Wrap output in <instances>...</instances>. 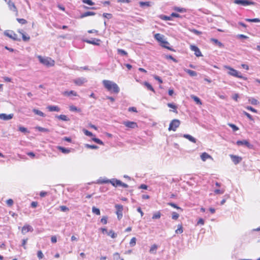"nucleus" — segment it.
I'll return each instance as SVG.
<instances>
[{
  "mask_svg": "<svg viewBox=\"0 0 260 260\" xmlns=\"http://www.w3.org/2000/svg\"><path fill=\"white\" fill-rule=\"evenodd\" d=\"M102 82L105 88L108 91L114 93H119L120 89L116 83L107 80H104Z\"/></svg>",
  "mask_w": 260,
  "mask_h": 260,
  "instance_id": "f257e3e1",
  "label": "nucleus"
},
{
  "mask_svg": "<svg viewBox=\"0 0 260 260\" xmlns=\"http://www.w3.org/2000/svg\"><path fill=\"white\" fill-rule=\"evenodd\" d=\"M224 68L229 70V71L228 72V74L231 76H232L233 77H235L237 78H239L240 79H242L244 80H247V78L243 76L241 73H240L237 70L232 68V67L228 66H225L224 67Z\"/></svg>",
  "mask_w": 260,
  "mask_h": 260,
  "instance_id": "f03ea898",
  "label": "nucleus"
},
{
  "mask_svg": "<svg viewBox=\"0 0 260 260\" xmlns=\"http://www.w3.org/2000/svg\"><path fill=\"white\" fill-rule=\"evenodd\" d=\"M154 37L155 39H156L158 42H160L161 44V45L162 47L167 48L170 50H172L171 48L165 45L166 44L169 45V43L167 41L164 40V35L157 33L154 35Z\"/></svg>",
  "mask_w": 260,
  "mask_h": 260,
  "instance_id": "7ed1b4c3",
  "label": "nucleus"
},
{
  "mask_svg": "<svg viewBox=\"0 0 260 260\" xmlns=\"http://www.w3.org/2000/svg\"><path fill=\"white\" fill-rule=\"evenodd\" d=\"M38 58L41 63L47 67H53L54 65L55 62L51 58H44L41 56H38Z\"/></svg>",
  "mask_w": 260,
  "mask_h": 260,
  "instance_id": "20e7f679",
  "label": "nucleus"
},
{
  "mask_svg": "<svg viewBox=\"0 0 260 260\" xmlns=\"http://www.w3.org/2000/svg\"><path fill=\"white\" fill-rule=\"evenodd\" d=\"M234 3L237 5H240L243 6L248 5H255L256 3L250 0H234Z\"/></svg>",
  "mask_w": 260,
  "mask_h": 260,
  "instance_id": "39448f33",
  "label": "nucleus"
},
{
  "mask_svg": "<svg viewBox=\"0 0 260 260\" xmlns=\"http://www.w3.org/2000/svg\"><path fill=\"white\" fill-rule=\"evenodd\" d=\"M180 121L178 119H173L170 123L169 131H176L177 127L179 126Z\"/></svg>",
  "mask_w": 260,
  "mask_h": 260,
  "instance_id": "423d86ee",
  "label": "nucleus"
},
{
  "mask_svg": "<svg viewBox=\"0 0 260 260\" xmlns=\"http://www.w3.org/2000/svg\"><path fill=\"white\" fill-rule=\"evenodd\" d=\"M116 209V214L118 219H120L122 217L123 206L121 205L116 204L115 205Z\"/></svg>",
  "mask_w": 260,
  "mask_h": 260,
  "instance_id": "0eeeda50",
  "label": "nucleus"
},
{
  "mask_svg": "<svg viewBox=\"0 0 260 260\" xmlns=\"http://www.w3.org/2000/svg\"><path fill=\"white\" fill-rule=\"evenodd\" d=\"M87 81V79L84 77H79L73 80L74 83L78 86H81Z\"/></svg>",
  "mask_w": 260,
  "mask_h": 260,
  "instance_id": "6e6552de",
  "label": "nucleus"
},
{
  "mask_svg": "<svg viewBox=\"0 0 260 260\" xmlns=\"http://www.w3.org/2000/svg\"><path fill=\"white\" fill-rule=\"evenodd\" d=\"M126 127L131 128H135L138 127L137 123L135 122L126 121H123L122 123Z\"/></svg>",
  "mask_w": 260,
  "mask_h": 260,
  "instance_id": "1a4fd4ad",
  "label": "nucleus"
},
{
  "mask_svg": "<svg viewBox=\"0 0 260 260\" xmlns=\"http://www.w3.org/2000/svg\"><path fill=\"white\" fill-rule=\"evenodd\" d=\"M191 50L194 52V54L197 57L202 56V54L199 48L195 45H191L190 46Z\"/></svg>",
  "mask_w": 260,
  "mask_h": 260,
  "instance_id": "9d476101",
  "label": "nucleus"
},
{
  "mask_svg": "<svg viewBox=\"0 0 260 260\" xmlns=\"http://www.w3.org/2000/svg\"><path fill=\"white\" fill-rule=\"evenodd\" d=\"M4 35L14 40H16V34L12 30H7L5 31Z\"/></svg>",
  "mask_w": 260,
  "mask_h": 260,
  "instance_id": "9b49d317",
  "label": "nucleus"
},
{
  "mask_svg": "<svg viewBox=\"0 0 260 260\" xmlns=\"http://www.w3.org/2000/svg\"><path fill=\"white\" fill-rule=\"evenodd\" d=\"M84 42H86L87 43L89 44H92V45L99 46V45H100V42H101V40L98 39L93 38V39H92L91 40H84Z\"/></svg>",
  "mask_w": 260,
  "mask_h": 260,
  "instance_id": "f8f14e48",
  "label": "nucleus"
},
{
  "mask_svg": "<svg viewBox=\"0 0 260 260\" xmlns=\"http://www.w3.org/2000/svg\"><path fill=\"white\" fill-rule=\"evenodd\" d=\"M18 32L20 33L22 37V40L24 42H28L30 40V37L23 30H19Z\"/></svg>",
  "mask_w": 260,
  "mask_h": 260,
  "instance_id": "ddd939ff",
  "label": "nucleus"
},
{
  "mask_svg": "<svg viewBox=\"0 0 260 260\" xmlns=\"http://www.w3.org/2000/svg\"><path fill=\"white\" fill-rule=\"evenodd\" d=\"M230 157L233 162L235 165H237L238 164L240 163V161L242 160V158L237 155L231 154L230 155Z\"/></svg>",
  "mask_w": 260,
  "mask_h": 260,
  "instance_id": "4468645a",
  "label": "nucleus"
},
{
  "mask_svg": "<svg viewBox=\"0 0 260 260\" xmlns=\"http://www.w3.org/2000/svg\"><path fill=\"white\" fill-rule=\"evenodd\" d=\"M13 114H6L4 113L0 114V119L4 120H8L13 118Z\"/></svg>",
  "mask_w": 260,
  "mask_h": 260,
  "instance_id": "2eb2a0df",
  "label": "nucleus"
},
{
  "mask_svg": "<svg viewBox=\"0 0 260 260\" xmlns=\"http://www.w3.org/2000/svg\"><path fill=\"white\" fill-rule=\"evenodd\" d=\"M33 231L32 228L29 225H25L21 229V233L23 234H25L28 232H32Z\"/></svg>",
  "mask_w": 260,
  "mask_h": 260,
  "instance_id": "dca6fc26",
  "label": "nucleus"
},
{
  "mask_svg": "<svg viewBox=\"0 0 260 260\" xmlns=\"http://www.w3.org/2000/svg\"><path fill=\"white\" fill-rule=\"evenodd\" d=\"M236 144L238 146L245 145L248 148H250V146H251L250 143L247 140H242V141L239 140V141H237Z\"/></svg>",
  "mask_w": 260,
  "mask_h": 260,
  "instance_id": "f3484780",
  "label": "nucleus"
},
{
  "mask_svg": "<svg viewBox=\"0 0 260 260\" xmlns=\"http://www.w3.org/2000/svg\"><path fill=\"white\" fill-rule=\"evenodd\" d=\"M95 15V13L94 12L87 11V12H86L82 14L80 16L79 18H83L84 17H86L89 16H93Z\"/></svg>",
  "mask_w": 260,
  "mask_h": 260,
  "instance_id": "a211bd4d",
  "label": "nucleus"
},
{
  "mask_svg": "<svg viewBox=\"0 0 260 260\" xmlns=\"http://www.w3.org/2000/svg\"><path fill=\"white\" fill-rule=\"evenodd\" d=\"M121 182V181L119 180L113 178L111 179V184L114 187H117L118 186H120Z\"/></svg>",
  "mask_w": 260,
  "mask_h": 260,
  "instance_id": "6ab92c4d",
  "label": "nucleus"
},
{
  "mask_svg": "<svg viewBox=\"0 0 260 260\" xmlns=\"http://www.w3.org/2000/svg\"><path fill=\"white\" fill-rule=\"evenodd\" d=\"M47 109L50 112H59L60 111V108L57 106H48Z\"/></svg>",
  "mask_w": 260,
  "mask_h": 260,
  "instance_id": "aec40b11",
  "label": "nucleus"
},
{
  "mask_svg": "<svg viewBox=\"0 0 260 260\" xmlns=\"http://www.w3.org/2000/svg\"><path fill=\"white\" fill-rule=\"evenodd\" d=\"M183 137L184 138H185L186 139H188L189 141H190V142H191L192 143H196V141H197L196 139L190 135L184 134Z\"/></svg>",
  "mask_w": 260,
  "mask_h": 260,
  "instance_id": "412c9836",
  "label": "nucleus"
},
{
  "mask_svg": "<svg viewBox=\"0 0 260 260\" xmlns=\"http://www.w3.org/2000/svg\"><path fill=\"white\" fill-rule=\"evenodd\" d=\"M184 71L191 77H194L197 75V72L194 71L187 69H185Z\"/></svg>",
  "mask_w": 260,
  "mask_h": 260,
  "instance_id": "4be33fe9",
  "label": "nucleus"
},
{
  "mask_svg": "<svg viewBox=\"0 0 260 260\" xmlns=\"http://www.w3.org/2000/svg\"><path fill=\"white\" fill-rule=\"evenodd\" d=\"M201 158L204 161H206L208 158H211V156L206 152H204L201 155Z\"/></svg>",
  "mask_w": 260,
  "mask_h": 260,
  "instance_id": "5701e85b",
  "label": "nucleus"
},
{
  "mask_svg": "<svg viewBox=\"0 0 260 260\" xmlns=\"http://www.w3.org/2000/svg\"><path fill=\"white\" fill-rule=\"evenodd\" d=\"M57 149L61 151L63 153L68 154L70 152V149L62 147L61 146H58Z\"/></svg>",
  "mask_w": 260,
  "mask_h": 260,
  "instance_id": "b1692460",
  "label": "nucleus"
},
{
  "mask_svg": "<svg viewBox=\"0 0 260 260\" xmlns=\"http://www.w3.org/2000/svg\"><path fill=\"white\" fill-rule=\"evenodd\" d=\"M63 94V95H67V96H71V95L77 96V92L73 90H71L70 91H64Z\"/></svg>",
  "mask_w": 260,
  "mask_h": 260,
  "instance_id": "393cba45",
  "label": "nucleus"
},
{
  "mask_svg": "<svg viewBox=\"0 0 260 260\" xmlns=\"http://www.w3.org/2000/svg\"><path fill=\"white\" fill-rule=\"evenodd\" d=\"M35 129L38 130L39 132H44V133H49L50 130L49 129L44 128L39 126H37L35 127Z\"/></svg>",
  "mask_w": 260,
  "mask_h": 260,
  "instance_id": "a878e982",
  "label": "nucleus"
},
{
  "mask_svg": "<svg viewBox=\"0 0 260 260\" xmlns=\"http://www.w3.org/2000/svg\"><path fill=\"white\" fill-rule=\"evenodd\" d=\"M32 111L36 115H39V116H40L41 117H45V115L44 114V113L43 112H42V111H41L40 110H39L34 109L32 110Z\"/></svg>",
  "mask_w": 260,
  "mask_h": 260,
  "instance_id": "bb28decb",
  "label": "nucleus"
},
{
  "mask_svg": "<svg viewBox=\"0 0 260 260\" xmlns=\"http://www.w3.org/2000/svg\"><path fill=\"white\" fill-rule=\"evenodd\" d=\"M211 41L213 42L215 44L218 46L219 47H222L223 46V44L219 42L217 39L212 38L211 39Z\"/></svg>",
  "mask_w": 260,
  "mask_h": 260,
  "instance_id": "cd10ccee",
  "label": "nucleus"
},
{
  "mask_svg": "<svg viewBox=\"0 0 260 260\" xmlns=\"http://www.w3.org/2000/svg\"><path fill=\"white\" fill-rule=\"evenodd\" d=\"M167 106L171 108H172L173 110V112L175 113H177V111L176 110L177 106L173 103H168Z\"/></svg>",
  "mask_w": 260,
  "mask_h": 260,
  "instance_id": "c85d7f7f",
  "label": "nucleus"
},
{
  "mask_svg": "<svg viewBox=\"0 0 260 260\" xmlns=\"http://www.w3.org/2000/svg\"><path fill=\"white\" fill-rule=\"evenodd\" d=\"M174 10L175 11H177V12H180V13H184V12H186V10L185 8H180V7H175L174 8Z\"/></svg>",
  "mask_w": 260,
  "mask_h": 260,
  "instance_id": "c756f323",
  "label": "nucleus"
},
{
  "mask_svg": "<svg viewBox=\"0 0 260 260\" xmlns=\"http://www.w3.org/2000/svg\"><path fill=\"white\" fill-rule=\"evenodd\" d=\"M19 131L24 133V134H27L29 133V131L26 128L23 126H19Z\"/></svg>",
  "mask_w": 260,
  "mask_h": 260,
  "instance_id": "7c9ffc66",
  "label": "nucleus"
},
{
  "mask_svg": "<svg viewBox=\"0 0 260 260\" xmlns=\"http://www.w3.org/2000/svg\"><path fill=\"white\" fill-rule=\"evenodd\" d=\"M144 85L147 87L148 90L152 91L153 92H155L154 88L148 82H145L144 83Z\"/></svg>",
  "mask_w": 260,
  "mask_h": 260,
  "instance_id": "2f4dec72",
  "label": "nucleus"
},
{
  "mask_svg": "<svg viewBox=\"0 0 260 260\" xmlns=\"http://www.w3.org/2000/svg\"><path fill=\"white\" fill-rule=\"evenodd\" d=\"M191 97L197 104L202 105L201 101L198 97L195 95H191Z\"/></svg>",
  "mask_w": 260,
  "mask_h": 260,
  "instance_id": "473e14b6",
  "label": "nucleus"
},
{
  "mask_svg": "<svg viewBox=\"0 0 260 260\" xmlns=\"http://www.w3.org/2000/svg\"><path fill=\"white\" fill-rule=\"evenodd\" d=\"M57 117L59 119H60L63 121H67L69 120V118H68V117L65 115H60L59 116H57Z\"/></svg>",
  "mask_w": 260,
  "mask_h": 260,
  "instance_id": "72a5a7b5",
  "label": "nucleus"
},
{
  "mask_svg": "<svg viewBox=\"0 0 260 260\" xmlns=\"http://www.w3.org/2000/svg\"><path fill=\"white\" fill-rule=\"evenodd\" d=\"M183 232V228H182V226L181 224H178V228L175 231V233L176 234H181Z\"/></svg>",
  "mask_w": 260,
  "mask_h": 260,
  "instance_id": "f704fd0d",
  "label": "nucleus"
},
{
  "mask_svg": "<svg viewBox=\"0 0 260 260\" xmlns=\"http://www.w3.org/2000/svg\"><path fill=\"white\" fill-rule=\"evenodd\" d=\"M140 7H142L144 6L150 7V2H140L139 3Z\"/></svg>",
  "mask_w": 260,
  "mask_h": 260,
  "instance_id": "c9c22d12",
  "label": "nucleus"
},
{
  "mask_svg": "<svg viewBox=\"0 0 260 260\" xmlns=\"http://www.w3.org/2000/svg\"><path fill=\"white\" fill-rule=\"evenodd\" d=\"M8 4L9 7L11 10L15 11V10L16 9V7H15V4L14 3H12L10 1H9L8 2Z\"/></svg>",
  "mask_w": 260,
  "mask_h": 260,
  "instance_id": "e433bc0d",
  "label": "nucleus"
},
{
  "mask_svg": "<svg viewBox=\"0 0 260 260\" xmlns=\"http://www.w3.org/2000/svg\"><path fill=\"white\" fill-rule=\"evenodd\" d=\"M160 18L164 20H172L171 15L170 16H168L166 15H161L160 16Z\"/></svg>",
  "mask_w": 260,
  "mask_h": 260,
  "instance_id": "4c0bfd02",
  "label": "nucleus"
},
{
  "mask_svg": "<svg viewBox=\"0 0 260 260\" xmlns=\"http://www.w3.org/2000/svg\"><path fill=\"white\" fill-rule=\"evenodd\" d=\"M107 235L110 236L112 238H115L117 236V234L114 232L113 231L110 230L107 233Z\"/></svg>",
  "mask_w": 260,
  "mask_h": 260,
  "instance_id": "58836bf2",
  "label": "nucleus"
},
{
  "mask_svg": "<svg viewBox=\"0 0 260 260\" xmlns=\"http://www.w3.org/2000/svg\"><path fill=\"white\" fill-rule=\"evenodd\" d=\"M245 20L247 22H260V19H259L258 18H253V19L247 18L245 19Z\"/></svg>",
  "mask_w": 260,
  "mask_h": 260,
  "instance_id": "ea45409f",
  "label": "nucleus"
},
{
  "mask_svg": "<svg viewBox=\"0 0 260 260\" xmlns=\"http://www.w3.org/2000/svg\"><path fill=\"white\" fill-rule=\"evenodd\" d=\"M160 216H161V214H160V212H157L153 214V216H152V219H159V218H160Z\"/></svg>",
  "mask_w": 260,
  "mask_h": 260,
  "instance_id": "a19ab883",
  "label": "nucleus"
},
{
  "mask_svg": "<svg viewBox=\"0 0 260 260\" xmlns=\"http://www.w3.org/2000/svg\"><path fill=\"white\" fill-rule=\"evenodd\" d=\"M117 52L118 54H120L123 56L127 55V53L125 50L121 49H118Z\"/></svg>",
  "mask_w": 260,
  "mask_h": 260,
  "instance_id": "79ce46f5",
  "label": "nucleus"
},
{
  "mask_svg": "<svg viewBox=\"0 0 260 260\" xmlns=\"http://www.w3.org/2000/svg\"><path fill=\"white\" fill-rule=\"evenodd\" d=\"M92 211L93 213L99 215H100V210L99 209L96 208L95 207H93L92 208Z\"/></svg>",
  "mask_w": 260,
  "mask_h": 260,
  "instance_id": "37998d69",
  "label": "nucleus"
},
{
  "mask_svg": "<svg viewBox=\"0 0 260 260\" xmlns=\"http://www.w3.org/2000/svg\"><path fill=\"white\" fill-rule=\"evenodd\" d=\"M85 147L87 148L92 149H96L99 148V147L95 145H89V144H86Z\"/></svg>",
  "mask_w": 260,
  "mask_h": 260,
  "instance_id": "c03bdc74",
  "label": "nucleus"
},
{
  "mask_svg": "<svg viewBox=\"0 0 260 260\" xmlns=\"http://www.w3.org/2000/svg\"><path fill=\"white\" fill-rule=\"evenodd\" d=\"M92 141H93L94 142H95V143H96L102 145H104V143L103 142V141H102L100 139H99L98 138H93L92 139Z\"/></svg>",
  "mask_w": 260,
  "mask_h": 260,
  "instance_id": "a18cd8bd",
  "label": "nucleus"
},
{
  "mask_svg": "<svg viewBox=\"0 0 260 260\" xmlns=\"http://www.w3.org/2000/svg\"><path fill=\"white\" fill-rule=\"evenodd\" d=\"M136 238L135 237H133L130 241L129 245L131 247H133L136 245Z\"/></svg>",
  "mask_w": 260,
  "mask_h": 260,
  "instance_id": "49530a36",
  "label": "nucleus"
},
{
  "mask_svg": "<svg viewBox=\"0 0 260 260\" xmlns=\"http://www.w3.org/2000/svg\"><path fill=\"white\" fill-rule=\"evenodd\" d=\"M228 125L232 128L233 131L236 132L239 129V128L235 124L232 123H228Z\"/></svg>",
  "mask_w": 260,
  "mask_h": 260,
  "instance_id": "de8ad7c7",
  "label": "nucleus"
},
{
  "mask_svg": "<svg viewBox=\"0 0 260 260\" xmlns=\"http://www.w3.org/2000/svg\"><path fill=\"white\" fill-rule=\"evenodd\" d=\"M165 57L166 59H171L174 62H177L178 61L177 59H176L175 58H174L172 55H166L165 56Z\"/></svg>",
  "mask_w": 260,
  "mask_h": 260,
  "instance_id": "09e8293b",
  "label": "nucleus"
},
{
  "mask_svg": "<svg viewBox=\"0 0 260 260\" xmlns=\"http://www.w3.org/2000/svg\"><path fill=\"white\" fill-rule=\"evenodd\" d=\"M179 216V214L177 212H173L172 214V218L174 220H177Z\"/></svg>",
  "mask_w": 260,
  "mask_h": 260,
  "instance_id": "8fccbe9b",
  "label": "nucleus"
},
{
  "mask_svg": "<svg viewBox=\"0 0 260 260\" xmlns=\"http://www.w3.org/2000/svg\"><path fill=\"white\" fill-rule=\"evenodd\" d=\"M111 179H100L99 180V183H111Z\"/></svg>",
  "mask_w": 260,
  "mask_h": 260,
  "instance_id": "3c124183",
  "label": "nucleus"
},
{
  "mask_svg": "<svg viewBox=\"0 0 260 260\" xmlns=\"http://www.w3.org/2000/svg\"><path fill=\"white\" fill-rule=\"evenodd\" d=\"M83 131L84 134L87 136L91 137L93 136L92 133L87 129H84Z\"/></svg>",
  "mask_w": 260,
  "mask_h": 260,
  "instance_id": "603ef678",
  "label": "nucleus"
},
{
  "mask_svg": "<svg viewBox=\"0 0 260 260\" xmlns=\"http://www.w3.org/2000/svg\"><path fill=\"white\" fill-rule=\"evenodd\" d=\"M83 3L90 6H93L94 5V3L91 0H83Z\"/></svg>",
  "mask_w": 260,
  "mask_h": 260,
  "instance_id": "864d4df0",
  "label": "nucleus"
},
{
  "mask_svg": "<svg viewBox=\"0 0 260 260\" xmlns=\"http://www.w3.org/2000/svg\"><path fill=\"white\" fill-rule=\"evenodd\" d=\"M69 109H70V110L71 111H80V110L78 109V108L76 106H73V105L70 106Z\"/></svg>",
  "mask_w": 260,
  "mask_h": 260,
  "instance_id": "5fc2aeb1",
  "label": "nucleus"
},
{
  "mask_svg": "<svg viewBox=\"0 0 260 260\" xmlns=\"http://www.w3.org/2000/svg\"><path fill=\"white\" fill-rule=\"evenodd\" d=\"M243 114L247 116L248 118H249L250 120H253V118H252V116L248 113L245 111H243Z\"/></svg>",
  "mask_w": 260,
  "mask_h": 260,
  "instance_id": "6e6d98bb",
  "label": "nucleus"
},
{
  "mask_svg": "<svg viewBox=\"0 0 260 260\" xmlns=\"http://www.w3.org/2000/svg\"><path fill=\"white\" fill-rule=\"evenodd\" d=\"M157 246L155 244L153 245L151 247L149 252L150 253H153L154 251H156V250L157 249Z\"/></svg>",
  "mask_w": 260,
  "mask_h": 260,
  "instance_id": "4d7b16f0",
  "label": "nucleus"
},
{
  "mask_svg": "<svg viewBox=\"0 0 260 260\" xmlns=\"http://www.w3.org/2000/svg\"><path fill=\"white\" fill-rule=\"evenodd\" d=\"M37 256L39 258V259H40L43 258L44 254L42 253V251L39 250V251H38V252H37Z\"/></svg>",
  "mask_w": 260,
  "mask_h": 260,
  "instance_id": "13d9d810",
  "label": "nucleus"
},
{
  "mask_svg": "<svg viewBox=\"0 0 260 260\" xmlns=\"http://www.w3.org/2000/svg\"><path fill=\"white\" fill-rule=\"evenodd\" d=\"M168 204L172 207H173L174 208L177 209H181V208L178 207L176 204L173 203H169Z\"/></svg>",
  "mask_w": 260,
  "mask_h": 260,
  "instance_id": "bf43d9fd",
  "label": "nucleus"
},
{
  "mask_svg": "<svg viewBox=\"0 0 260 260\" xmlns=\"http://www.w3.org/2000/svg\"><path fill=\"white\" fill-rule=\"evenodd\" d=\"M190 31L197 35H200L202 34L201 31L195 29H190Z\"/></svg>",
  "mask_w": 260,
  "mask_h": 260,
  "instance_id": "052dcab7",
  "label": "nucleus"
},
{
  "mask_svg": "<svg viewBox=\"0 0 260 260\" xmlns=\"http://www.w3.org/2000/svg\"><path fill=\"white\" fill-rule=\"evenodd\" d=\"M103 16L108 19H111L112 17V15L111 14L105 13L103 14Z\"/></svg>",
  "mask_w": 260,
  "mask_h": 260,
  "instance_id": "680f3d73",
  "label": "nucleus"
},
{
  "mask_svg": "<svg viewBox=\"0 0 260 260\" xmlns=\"http://www.w3.org/2000/svg\"><path fill=\"white\" fill-rule=\"evenodd\" d=\"M7 204L8 206L10 207L13 204V200L12 199H9L6 201Z\"/></svg>",
  "mask_w": 260,
  "mask_h": 260,
  "instance_id": "e2e57ef3",
  "label": "nucleus"
},
{
  "mask_svg": "<svg viewBox=\"0 0 260 260\" xmlns=\"http://www.w3.org/2000/svg\"><path fill=\"white\" fill-rule=\"evenodd\" d=\"M246 109L249 111H251L254 113H257V111L251 106H247Z\"/></svg>",
  "mask_w": 260,
  "mask_h": 260,
  "instance_id": "0e129e2a",
  "label": "nucleus"
},
{
  "mask_svg": "<svg viewBox=\"0 0 260 260\" xmlns=\"http://www.w3.org/2000/svg\"><path fill=\"white\" fill-rule=\"evenodd\" d=\"M101 221L104 224H106L107 223V217L106 216L103 217L101 219Z\"/></svg>",
  "mask_w": 260,
  "mask_h": 260,
  "instance_id": "69168bd1",
  "label": "nucleus"
},
{
  "mask_svg": "<svg viewBox=\"0 0 260 260\" xmlns=\"http://www.w3.org/2000/svg\"><path fill=\"white\" fill-rule=\"evenodd\" d=\"M113 256H114V258L116 260H118L120 258V254L118 252H115L114 254H113Z\"/></svg>",
  "mask_w": 260,
  "mask_h": 260,
  "instance_id": "338daca9",
  "label": "nucleus"
},
{
  "mask_svg": "<svg viewBox=\"0 0 260 260\" xmlns=\"http://www.w3.org/2000/svg\"><path fill=\"white\" fill-rule=\"evenodd\" d=\"M17 21L22 24H25L27 22L26 20L24 19H18L17 18Z\"/></svg>",
  "mask_w": 260,
  "mask_h": 260,
  "instance_id": "774afa93",
  "label": "nucleus"
}]
</instances>
